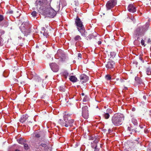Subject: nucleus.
<instances>
[{
    "label": "nucleus",
    "mask_w": 151,
    "mask_h": 151,
    "mask_svg": "<svg viewBox=\"0 0 151 151\" xmlns=\"http://www.w3.org/2000/svg\"><path fill=\"white\" fill-rule=\"evenodd\" d=\"M111 132V129H109L108 130V132L109 133H110Z\"/></svg>",
    "instance_id": "obj_47"
},
{
    "label": "nucleus",
    "mask_w": 151,
    "mask_h": 151,
    "mask_svg": "<svg viewBox=\"0 0 151 151\" xmlns=\"http://www.w3.org/2000/svg\"><path fill=\"white\" fill-rule=\"evenodd\" d=\"M97 145H96V146H95V148L97 147Z\"/></svg>",
    "instance_id": "obj_62"
},
{
    "label": "nucleus",
    "mask_w": 151,
    "mask_h": 151,
    "mask_svg": "<svg viewBox=\"0 0 151 151\" xmlns=\"http://www.w3.org/2000/svg\"><path fill=\"white\" fill-rule=\"evenodd\" d=\"M149 25V22H147L145 25L138 27L134 31V36L137 37V40L138 39L139 37L144 35L148 30Z\"/></svg>",
    "instance_id": "obj_1"
},
{
    "label": "nucleus",
    "mask_w": 151,
    "mask_h": 151,
    "mask_svg": "<svg viewBox=\"0 0 151 151\" xmlns=\"http://www.w3.org/2000/svg\"><path fill=\"white\" fill-rule=\"evenodd\" d=\"M131 128L130 127H128V128H127V130H128L129 131H131Z\"/></svg>",
    "instance_id": "obj_42"
},
{
    "label": "nucleus",
    "mask_w": 151,
    "mask_h": 151,
    "mask_svg": "<svg viewBox=\"0 0 151 151\" xmlns=\"http://www.w3.org/2000/svg\"><path fill=\"white\" fill-rule=\"evenodd\" d=\"M23 43H21L20 45H21V46H23Z\"/></svg>",
    "instance_id": "obj_52"
},
{
    "label": "nucleus",
    "mask_w": 151,
    "mask_h": 151,
    "mask_svg": "<svg viewBox=\"0 0 151 151\" xmlns=\"http://www.w3.org/2000/svg\"><path fill=\"white\" fill-rule=\"evenodd\" d=\"M19 40H22V37H19Z\"/></svg>",
    "instance_id": "obj_54"
},
{
    "label": "nucleus",
    "mask_w": 151,
    "mask_h": 151,
    "mask_svg": "<svg viewBox=\"0 0 151 151\" xmlns=\"http://www.w3.org/2000/svg\"><path fill=\"white\" fill-rule=\"evenodd\" d=\"M125 88V89L126 90V89H127V87H126Z\"/></svg>",
    "instance_id": "obj_56"
},
{
    "label": "nucleus",
    "mask_w": 151,
    "mask_h": 151,
    "mask_svg": "<svg viewBox=\"0 0 151 151\" xmlns=\"http://www.w3.org/2000/svg\"><path fill=\"white\" fill-rule=\"evenodd\" d=\"M105 78L106 79L107 81L110 80L111 79V76L108 74L106 75Z\"/></svg>",
    "instance_id": "obj_30"
},
{
    "label": "nucleus",
    "mask_w": 151,
    "mask_h": 151,
    "mask_svg": "<svg viewBox=\"0 0 151 151\" xmlns=\"http://www.w3.org/2000/svg\"><path fill=\"white\" fill-rule=\"evenodd\" d=\"M135 109L134 108H133L132 109V111H135Z\"/></svg>",
    "instance_id": "obj_46"
},
{
    "label": "nucleus",
    "mask_w": 151,
    "mask_h": 151,
    "mask_svg": "<svg viewBox=\"0 0 151 151\" xmlns=\"http://www.w3.org/2000/svg\"><path fill=\"white\" fill-rule=\"evenodd\" d=\"M141 45L144 46V47H145L146 46V44H145V41L144 40H143V39H142L141 41Z\"/></svg>",
    "instance_id": "obj_32"
},
{
    "label": "nucleus",
    "mask_w": 151,
    "mask_h": 151,
    "mask_svg": "<svg viewBox=\"0 0 151 151\" xmlns=\"http://www.w3.org/2000/svg\"><path fill=\"white\" fill-rule=\"evenodd\" d=\"M55 57L56 58H60L62 62L65 61L68 59L64 52L61 49H59L58 50L55 55Z\"/></svg>",
    "instance_id": "obj_6"
},
{
    "label": "nucleus",
    "mask_w": 151,
    "mask_h": 151,
    "mask_svg": "<svg viewBox=\"0 0 151 151\" xmlns=\"http://www.w3.org/2000/svg\"><path fill=\"white\" fill-rule=\"evenodd\" d=\"M113 112V111L110 108L107 109L106 112H104L102 114L103 116L105 119H107L110 117V114H112Z\"/></svg>",
    "instance_id": "obj_9"
},
{
    "label": "nucleus",
    "mask_w": 151,
    "mask_h": 151,
    "mask_svg": "<svg viewBox=\"0 0 151 151\" xmlns=\"http://www.w3.org/2000/svg\"><path fill=\"white\" fill-rule=\"evenodd\" d=\"M127 9L129 12L132 13H134L137 10L136 7L132 4H129L128 7Z\"/></svg>",
    "instance_id": "obj_15"
},
{
    "label": "nucleus",
    "mask_w": 151,
    "mask_h": 151,
    "mask_svg": "<svg viewBox=\"0 0 151 151\" xmlns=\"http://www.w3.org/2000/svg\"><path fill=\"white\" fill-rule=\"evenodd\" d=\"M88 108V107L87 106H83L82 108V116L86 119H87L89 116Z\"/></svg>",
    "instance_id": "obj_8"
},
{
    "label": "nucleus",
    "mask_w": 151,
    "mask_h": 151,
    "mask_svg": "<svg viewBox=\"0 0 151 151\" xmlns=\"http://www.w3.org/2000/svg\"><path fill=\"white\" fill-rule=\"evenodd\" d=\"M71 115L70 114H67L66 112H65V114L63 116V119L65 121V124H64L63 123L62 124V125L64 126V127H71L73 125L74 121V120L72 119L68 120V118H70Z\"/></svg>",
    "instance_id": "obj_5"
},
{
    "label": "nucleus",
    "mask_w": 151,
    "mask_h": 151,
    "mask_svg": "<svg viewBox=\"0 0 151 151\" xmlns=\"http://www.w3.org/2000/svg\"><path fill=\"white\" fill-rule=\"evenodd\" d=\"M31 14L33 17H35L36 16V12L35 11H34L31 13Z\"/></svg>",
    "instance_id": "obj_35"
},
{
    "label": "nucleus",
    "mask_w": 151,
    "mask_h": 151,
    "mask_svg": "<svg viewBox=\"0 0 151 151\" xmlns=\"http://www.w3.org/2000/svg\"><path fill=\"white\" fill-rule=\"evenodd\" d=\"M116 80H119V78H117L116 79Z\"/></svg>",
    "instance_id": "obj_58"
},
{
    "label": "nucleus",
    "mask_w": 151,
    "mask_h": 151,
    "mask_svg": "<svg viewBox=\"0 0 151 151\" xmlns=\"http://www.w3.org/2000/svg\"><path fill=\"white\" fill-rule=\"evenodd\" d=\"M52 0H37L36 3L41 6L44 5H50Z\"/></svg>",
    "instance_id": "obj_10"
},
{
    "label": "nucleus",
    "mask_w": 151,
    "mask_h": 151,
    "mask_svg": "<svg viewBox=\"0 0 151 151\" xmlns=\"http://www.w3.org/2000/svg\"><path fill=\"white\" fill-rule=\"evenodd\" d=\"M146 73L148 75H151V69L150 68H147L146 69Z\"/></svg>",
    "instance_id": "obj_27"
},
{
    "label": "nucleus",
    "mask_w": 151,
    "mask_h": 151,
    "mask_svg": "<svg viewBox=\"0 0 151 151\" xmlns=\"http://www.w3.org/2000/svg\"><path fill=\"white\" fill-rule=\"evenodd\" d=\"M58 88L60 91L63 92L65 91V86L64 85L60 86Z\"/></svg>",
    "instance_id": "obj_26"
},
{
    "label": "nucleus",
    "mask_w": 151,
    "mask_h": 151,
    "mask_svg": "<svg viewBox=\"0 0 151 151\" xmlns=\"http://www.w3.org/2000/svg\"><path fill=\"white\" fill-rule=\"evenodd\" d=\"M135 80L136 83L142 86L144 85V83L143 82L142 79L136 76L135 78Z\"/></svg>",
    "instance_id": "obj_18"
},
{
    "label": "nucleus",
    "mask_w": 151,
    "mask_h": 151,
    "mask_svg": "<svg viewBox=\"0 0 151 151\" xmlns=\"http://www.w3.org/2000/svg\"><path fill=\"white\" fill-rule=\"evenodd\" d=\"M61 74L62 77L66 80L69 75V73L67 70H64L61 73Z\"/></svg>",
    "instance_id": "obj_19"
},
{
    "label": "nucleus",
    "mask_w": 151,
    "mask_h": 151,
    "mask_svg": "<svg viewBox=\"0 0 151 151\" xmlns=\"http://www.w3.org/2000/svg\"><path fill=\"white\" fill-rule=\"evenodd\" d=\"M99 37V36H95L92 35H89L87 37V39L88 40H90L92 38H95L96 39H97L96 37Z\"/></svg>",
    "instance_id": "obj_22"
},
{
    "label": "nucleus",
    "mask_w": 151,
    "mask_h": 151,
    "mask_svg": "<svg viewBox=\"0 0 151 151\" xmlns=\"http://www.w3.org/2000/svg\"><path fill=\"white\" fill-rule=\"evenodd\" d=\"M12 13H13V11H12L9 12V13L10 14H12Z\"/></svg>",
    "instance_id": "obj_51"
},
{
    "label": "nucleus",
    "mask_w": 151,
    "mask_h": 151,
    "mask_svg": "<svg viewBox=\"0 0 151 151\" xmlns=\"http://www.w3.org/2000/svg\"><path fill=\"white\" fill-rule=\"evenodd\" d=\"M114 63L113 61L110 60L108 62L107 64L106 65V67L108 69H111L114 68Z\"/></svg>",
    "instance_id": "obj_17"
},
{
    "label": "nucleus",
    "mask_w": 151,
    "mask_h": 151,
    "mask_svg": "<svg viewBox=\"0 0 151 151\" xmlns=\"http://www.w3.org/2000/svg\"><path fill=\"white\" fill-rule=\"evenodd\" d=\"M75 11L76 12H77L78 11H77V8H75Z\"/></svg>",
    "instance_id": "obj_48"
},
{
    "label": "nucleus",
    "mask_w": 151,
    "mask_h": 151,
    "mask_svg": "<svg viewBox=\"0 0 151 151\" xmlns=\"http://www.w3.org/2000/svg\"><path fill=\"white\" fill-rule=\"evenodd\" d=\"M15 151H19V150L17 149Z\"/></svg>",
    "instance_id": "obj_55"
},
{
    "label": "nucleus",
    "mask_w": 151,
    "mask_h": 151,
    "mask_svg": "<svg viewBox=\"0 0 151 151\" xmlns=\"http://www.w3.org/2000/svg\"><path fill=\"white\" fill-rule=\"evenodd\" d=\"M124 115L122 114L117 113L114 114L111 118V121L115 126H119L122 124L124 120Z\"/></svg>",
    "instance_id": "obj_3"
},
{
    "label": "nucleus",
    "mask_w": 151,
    "mask_h": 151,
    "mask_svg": "<svg viewBox=\"0 0 151 151\" xmlns=\"http://www.w3.org/2000/svg\"><path fill=\"white\" fill-rule=\"evenodd\" d=\"M81 95H82V96H84V93H81Z\"/></svg>",
    "instance_id": "obj_53"
},
{
    "label": "nucleus",
    "mask_w": 151,
    "mask_h": 151,
    "mask_svg": "<svg viewBox=\"0 0 151 151\" xmlns=\"http://www.w3.org/2000/svg\"><path fill=\"white\" fill-rule=\"evenodd\" d=\"M131 19L132 20V21H133V22H134V18H131Z\"/></svg>",
    "instance_id": "obj_50"
},
{
    "label": "nucleus",
    "mask_w": 151,
    "mask_h": 151,
    "mask_svg": "<svg viewBox=\"0 0 151 151\" xmlns=\"http://www.w3.org/2000/svg\"><path fill=\"white\" fill-rule=\"evenodd\" d=\"M137 139H138H138H139V138H137Z\"/></svg>",
    "instance_id": "obj_60"
},
{
    "label": "nucleus",
    "mask_w": 151,
    "mask_h": 151,
    "mask_svg": "<svg viewBox=\"0 0 151 151\" xmlns=\"http://www.w3.org/2000/svg\"><path fill=\"white\" fill-rule=\"evenodd\" d=\"M58 124L61 125L62 127H64V126H63V125H62V124H65V121H64V120L63 119V120L60 119H59V120L58 121Z\"/></svg>",
    "instance_id": "obj_25"
},
{
    "label": "nucleus",
    "mask_w": 151,
    "mask_h": 151,
    "mask_svg": "<svg viewBox=\"0 0 151 151\" xmlns=\"http://www.w3.org/2000/svg\"><path fill=\"white\" fill-rule=\"evenodd\" d=\"M23 83H24H24H25L24 82H23Z\"/></svg>",
    "instance_id": "obj_64"
},
{
    "label": "nucleus",
    "mask_w": 151,
    "mask_h": 151,
    "mask_svg": "<svg viewBox=\"0 0 151 151\" xmlns=\"http://www.w3.org/2000/svg\"><path fill=\"white\" fill-rule=\"evenodd\" d=\"M70 81L73 83H75L77 81V79L76 77L73 76H71L69 78Z\"/></svg>",
    "instance_id": "obj_21"
},
{
    "label": "nucleus",
    "mask_w": 151,
    "mask_h": 151,
    "mask_svg": "<svg viewBox=\"0 0 151 151\" xmlns=\"http://www.w3.org/2000/svg\"><path fill=\"white\" fill-rule=\"evenodd\" d=\"M31 25L29 22H24L19 27V29L24 36H27L31 32Z\"/></svg>",
    "instance_id": "obj_4"
},
{
    "label": "nucleus",
    "mask_w": 151,
    "mask_h": 151,
    "mask_svg": "<svg viewBox=\"0 0 151 151\" xmlns=\"http://www.w3.org/2000/svg\"><path fill=\"white\" fill-rule=\"evenodd\" d=\"M34 135L36 138H38L40 137V134L37 132L34 133Z\"/></svg>",
    "instance_id": "obj_28"
},
{
    "label": "nucleus",
    "mask_w": 151,
    "mask_h": 151,
    "mask_svg": "<svg viewBox=\"0 0 151 151\" xmlns=\"http://www.w3.org/2000/svg\"><path fill=\"white\" fill-rule=\"evenodd\" d=\"M20 14H21L20 13H19V16H20Z\"/></svg>",
    "instance_id": "obj_59"
},
{
    "label": "nucleus",
    "mask_w": 151,
    "mask_h": 151,
    "mask_svg": "<svg viewBox=\"0 0 151 151\" xmlns=\"http://www.w3.org/2000/svg\"><path fill=\"white\" fill-rule=\"evenodd\" d=\"M97 43L99 45H100L101 43V42L100 41H98L97 42Z\"/></svg>",
    "instance_id": "obj_43"
},
{
    "label": "nucleus",
    "mask_w": 151,
    "mask_h": 151,
    "mask_svg": "<svg viewBox=\"0 0 151 151\" xmlns=\"http://www.w3.org/2000/svg\"><path fill=\"white\" fill-rule=\"evenodd\" d=\"M131 131L132 132H134L135 133L137 131L136 130L134 129H131Z\"/></svg>",
    "instance_id": "obj_44"
},
{
    "label": "nucleus",
    "mask_w": 151,
    "mask_h": 151,
    "mask_svg": "<svg viewBox=\"0 0 151 151\" xmlns=\"http://www.w3.org/2000/svg\"><path fill=\"white\" fill-rule=\"evenodd\" d=\"M117 0H110L107 2L106 7L107 10L111 9L116 4Z\"/></svg>",
    "instance_id": "obj_7"
},
{
    "label": "nucleus",
    "mask_w": 151,
    "mask_h": 151,
    "mask_svg": "<svg viewBox=\"0 0 151 151\" xmlns=\"http://www.w3.org/2000/svg\"><path fill=\"white\" fill-rule=\"evenodd\" d=\"M80 78L81 82L82 83H84L87 82L89 78L86 75L82 74L80 76Z\"/></svg>",
    "instance_id": "obj_13"
},
{
    "label": "nucleus",
    "mask_w": 151,
    "mask_h": 151,
    "mask_svg": "<svg viewBox=\"0 0 151 151\" xmlns=\"http://www.w3.org/2000/svg\"><path fill=\"white\" fill-rule=\"evenodd\" d=\"M45 28L43 27L42 28V30L44 31V29ZM43 35L44 36H45L47 37V36H48V33L46 31H44V32L43 33Z\"/></svg>",
    "instance_id": "obj_29"
},
{
    "label": "nucleus",
    "mask_w": 151,
    "mask_h": 151,
    "mask_svg": "<svg viewBox=\"0 0 151 151\" xmlns=\"http://www.w3.org/2000/svg\"><path fill=\"white\" fill-rule=\"evenodd\" d=\"M88 100V97L87 96H85L83 99V102H86Z\"/></svg>",
    "instance_id": "obj_33"
},
{
    "label": "nucleus",
    "mask_w": 151,
    "mask_h": 151,
    "mask_svg": "<svg viewBox=\"0 0 151 151\" xmlns=\"http://www.w3.org/2000/svg\"><path fill=\"white\" fill-rule=\"evenodd\" d=\"M132 122L134 125L137 126L138 123L137 120L134 118H133L132 119Z\"/></svg>",
    "instance_id": "obj_23"
},
{
    "label": "nucleus",
    "mask_w": 151,
    "mask_h": 151,
    "mask_svg": "<svg viewBox=\"0 0 151 151\" xmlns=\"http://www.w3.org/2000/svg\"><path fill=\"white\" fill-rule=\"evenodd\" d=\"M75 20V24L77 30L81 33V36L86 37L87 35V32L86 31L83 22L78 16H77Z\"/></svg>",
    "instance_id": "obj_2"
},
{
    "label": "nucleus",
    "mask_w": 151,
    "mask_h": 151,
    "mask_svg": "<svg viewBox=\"0 0 151 151\" xmlns=\"http://www.w3.org/2000/svg\"><path fill=\"white\" fill-rule=\"evenodd\" d=\"M78 58H81L82 57V55L81 53H79L78 54Z\"/></svg>",
    "instance_id": "obj_41"
},
{
    "label": "nucleus",
    "mask_w": 151,
    "mask_h": 151,
    "mask_svg": "<svg viewBox=\"0 0 151 151\" xmlns=\"http://www.w3.org/2000/svg\"><path fill=\"white\" fill-rule=\"evenodd\" d=\"M22 40H24V39H23V38L22 39Z\"/></svg>",
    "instance_id": "obj_63"
},
{
    "label": "nucleus",
    "mask_w": 151,
    "mask_h": 151,
    "mask_svg": "<svg viewBox=\"0 0 151 151\" xmlns=\"http://www.w3.org/2000/svg\"><path fill=\"white\" fill-rule=\"evenodd\" d=\"M99 140L98 139H97L96 138H95V139H94V140L93 142V143L97 144L99 142Z\"/></svg>",
    "instance_id": "obj_37"
},
{
    "label": "nucleus",
    "mask_w": 151,
    "mask_h": 151,
    "mask_svg": "<svg viewBox=\"0 0 151 151\" xmlns=\"http://www.w3.org/2000/svg\"><path fill=\"white\" fill-rule=\"evenodd\" d=\"M116 55V53L114 52H110L111 58H114Z\"/></svg>",
    "instance_id": "obj_31"
},
{
    "label": "nucleus",
    "mask_w": 151,
    "mask_h": 151,
    "mask_svg": "<svg viewBox=\"0 0 151 151\" xmlns=\"http://www.w3.org/2000/svg\"><path fill=\"white\" fill-rule=\"evenodd\" d=\"M95 136H92L91 137L90 139L92 140H93L95 139Z\"/></svg>",
    "instance_id": "obj_39"
},
{
    "label": "nucleus",
    "mask_w": 151,
    "mask_h": 151,
    "mask_svg": "<svg viewBox=\"0 0 151 151\" xmlns=\"http://www.w3.org/2000/svg\"><path fill=\"white\" fill-rule=\"evenodd\" d=\"M147 43L148 44H151V40L150 38H148L147 41Z\"/></svg>",
    "instance_id": "obj_38"
},
{
    "label": "nucleus",
    "mask_w": 151,
    "mask_h": 151,
    "mask_svg": "<svg viewBox=\"0 0 151 151\" xmlns=\"http://www.w3.org/2000/svg\"><path fill=\"white\" fill-rule=\"evenodd\" d=\"M4 18L3 15L0 14V22L2 21Z\"/></svg>",
    "instance_id": "obj_36"
},
{
    "label": "nucleus",
    "mask_w": 151,
    "mask_h": 151,
    "mask_svg": "<svg viewBox=\"0 0 151 151\" xmlns=\"http://www.w3.org/2000/svg\"><path fill=\"white\" fill-rule=\"evenodd\" d=\"M139 127H140L141 129H143V126H139Z\"/></svg>",
    "instance_id": "obj_49"
},
{
    "label": "nucleus",
    "mask_w": 151,
    "mask_h": 151,
    "mask_svg": "<svg viewBox=\"0 0 151 151\" xmlns=\"http://www.w3.org/2000/svg\"><path fill=\"white\" fill-rule=\"evenodd\" d=\"M25 142V140L24 139L22 138H19V144L23 143L24 149L26 150H27L29 149V146L28 145L24 143Z\"/></svg>",
    "instance_id": "obj_16"
},
{
    "label": "nucleus",
    "mask_w": 151,
    "mask_h": 151,
    "mask_svg": "<svg viewBox=\"0 0 151 151\" xmlns=\"http://www.w3.org/2000/svg\"><path fill=\"white\" fill-rule=\"evenodd\" d=\"M143 98L145 99V100H146V96L145 95H144L143 96Z\"/></svg>",
    "instance_id": "obj_45"
},
{
    "label": "nucleus",
    "mask_w": 151,
    "mask_h": 151,
    "mask_svg": "<svg viewBox=\"0 0 151 151\" xmlns=\"http://www.w3.org/2000/svg\"><path fill=\"white\" fill-rule=\"evenodd\" d=\"M133 64H136V65H137L138 64V62L136 61L135 60L133 61Z\"/></svg>",
    "instance_id": "obj_40"
},
{
    "label": "nucleus",
    "mask_w": 151,
    "mask_h": 151,
    "mask_svg": "<svg viewBox=\"0 0 151 151\" xmlns=\"http://www.w3.org/2000/svg\"><path fill=\"white\" fill-rule=\"evenodd\" d=\"M51 70L55 72L58 71L59 67L58 65L55 63H52L50 64Z\"/></svg>",
    "instance_id": "obj_12"
},
{
    "label": "nucleus",
    "mask_w": 151,
    "mask_h": 151,
    "mask_svg": "<svg viewBox=\"0 0 151 151\" xmlns=\"http://www.w3.org/2000/svg\"><path fill=\"white\" fill-rule=\"evenodd\" d=\"M142 55H140L139 56V59L142 61L143 63L144 62V60L143 59L142 57Z\"/></svg>",
    "instance_id": "obj_34"
},
{
    "label": "nucleus",
    "mask_w": 151,
    "mask_h": 151,
    "mask_svg": "<svg viewBox=\"0 0 151 151\" xmlns=\"http://www.w3.org/2000/svg\"><path fill=\"white\" fill-rule=\"evenodd\" d=\"M130 134H132V132H130Z\"/></svg>",
    "instance_id": "obj_57"
},
{
    "label": "nucleus",
    "mask_w": 151,
    "mask_h": 151,
    "mask_svg": "<svg viewBox=\"0 0 151 151\" xmlns=\"http://www.w3.org/2000/svg\"><path fill=\"white\" fill-rule=\"evenodd\" d=\"M136 141H138L137 139H136Z\"/></svg>",
    "instance_id": "obj_61"
},
{
    "label": "nucleus",
    "mask_w": 151,
    "mask_h": 151,
    "mask_svg": "<svg viewBox=\"0 0 151 151\" xmlns=\"http://www.w3.org/2000/svg\"><path fill=\"white\" fill-rule=\"evenodd\" d=\"M28 117V116L27 114L22 115L19 121L23 123L27 120Z\"/></svg>",
    "instance_id": "obj_20"
},
{
    "label": "nucleus",
    "mask_w": 151,
    "mask_h": 151,
    "mask_svg": "<svg viewBox=\"0 0 151 151\" xmlns=\"http://www.w3.org/2000/svg\"><path fill=\"white\" fill-rule=\"evenodd\" d=\"M48 143H41L39 145V148L41 149V151H46L48 149Z\"/></svg>",
    "instance_id": "obj_11"
},
{
    "label": "nucleus",
    "mask_w": 151,
    "mask_h": 151,
    "mask_svg": "<svg viewBox=\"0 0 151 151\" xmlns=\"http://www.w3.org/2000/svg\"><path fill=\"white\" fill-rule=\"evenodd\" d=\"M75 41H79L81 40V36L79 35H76L74 38Z\"/></svg>",
    "instance_id": "obj_24"
},
{
    "label": "nucleus",
    "mask_w": 151,
    "mask_h": 151,
    "mask_svg": "<svg viewBox=\"0 0 151 151\" xmlns=\"http://www.w3.org/2000/svg\"><path fill=\"white\" fill-rule=\"evenodd\" d=\"M57 14V12L52 7L49 8L48 14L50 17L53 18Z\"/></svg>",
    "instance_id": "obj_14"
}]
</instances>
